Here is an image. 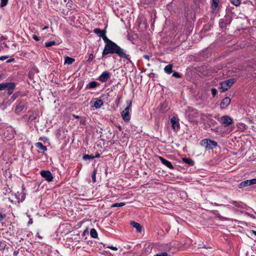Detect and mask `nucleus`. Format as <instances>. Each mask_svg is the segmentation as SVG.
Returning <instances> with one entry per match:
<instances>
[{"mask_svg": "<svg viewBox=\"0 0 256 256\" xmlns=\"http://www.w3.org/2000/svg\"><path fill=\"white\" fill-rule=\"evenodd\" d=\"M116 54L120 58L130 60V56L127 54L126 50L121 48L116 44L112 42L108 44H106L102 52V56L108 54Z\"/></svg>", "mask_w": 256, "mask_h": 256, "instance_id": "1", "label": "nucleus"}, {"mask_svg": "<svg viewBox=\"0 0 256 256\" xmlns=\"http://www.w3.org/2000/svg\"><path fill=\"white\" fill-rule=\"evenodd\" d=\"M200 145L204 147L206 150H210L216 147L218 144L214 140L208 138H205L200 141Z\"/></svg>", "mask_w": 256, "mask_h": 256, "instance_id": "2", "label": "nucleus"}, {"mask_svg": "<svg viewBox=\"0 0 256 256\" xmlns=\"http://www.w3.org/2000/svg\"><path fill=\"white\" fill-rule=\"evenodd\" d=\"M128 106L121 112V115L123 120L126 122H128L130 119V110L132 108V102L130 100L126 101Z\"/></svg>", "mask_w": 256, "mask_h": 256, "instance_id": "3", "label": "nucleus"}, {"mask_svg": "<svg viewBox=\"0 0 256 256\" xmlns=\"http://www.w3.org/2000/svg\"><path fill=\"white\" fill-rule=\"evenodd\" d=\"M232 20V17L230 15H226L224 18H222L220 22V26L223 28H226L228 25H229Z\"/></svg>", "mask_w": 256, "mask_h": 256, "instance_id": "4", "label": "nucleus"}, {"mask_svg": "<svg viewBox=\"0 0 256 256\" xmlns=\"http://www.w3.org/2000/svg\"><path fill=\"white\" fill-rule=\"evenodd\" d=\"M170 123L172 124V128L175 132L178 131L180 128L179 123V118L176 116H172L170 118Z\"/></svg>", "mask_w": 256, "mask_h": 256, "instance_id": "5", "label": "nucleus"}, {"mask_svg": "<svg viewBox=\"0 0 256 256\" xmlns=\"http://www.w3.org/2000/svg\"><path fill=\"white\" fill-rule=\"evenodd\" d=\"M41 176L48 182H52L54 176L50 170H42L40 172Z\"/></svg>", "mask_w": 256, "mask_h": 256, "instance_id": "6", "label": "nucleus"}, {"mask_svg": "<svg viewBox=\"0 0 256 256\" xmlns=\"http://www.w3.org/2000/svg\"><path fill=\"white\" fill-rule=\"evenodd\" d=\"M16 104L14 112L17 114H19L26 107V103L23 100H20L18 101Z\"/></svg>", "mask_w": 256, "mask_h": 256, "instance_id": "7", "label": "nucleus"}, {"mask_svg": "<svg viewBox=\"0 0 256 256\" xmlns=\"http://www.w3.org/2000/svg\"><path fill=\"white\" fill-rule=\"evenodd\" d=\"M220 122L225 126H228L232 123L233 120L228 116H224L220 118Z\"/></svg>", "mask_w": 256, "mask_h": 256, "instance_id": "8", "label": "nucleus"}, {"mask_svg": "<svg viewBox=\"0 0 256 256\" xmlns=\"http://www.w3.org/2000/svg\"><path fill=\"white\" fill-rule=\"evenodd\" d=\"M110 74L108 71L104 72L98 78V80L102 82H106L110 78Z\"/></svg>", "mask_w": 256, "mask_h": 256, "instance_id": "9", "label": "nucleus"}, {"mask_svg": "<svg viewBox=\"0 0 256 256\" xmlns=\"http://www.w3.org/2000/svg\"><path fill=\"white\" fill-rule=\"evenodd\" d=\"M230 98L229 97L224 98L220 104V107L222 109L226 108L230 102Z\"/></svg>", "mask_w": 256, "mask_h": 256, "instance_id": "10", "label": "nucleus"}, {"mask_svg": "<svg viewBox=\"0 0 256 256\" xmlns=\"http://www.w3.org/2000/svg\"><path fill=\"white\" fill-rule=\"evenodd\" d=\"M158 158L160 160L162 164H164L168 168L171 170L174 169L172 164L170 161L166 160L165 158L162 156H158Z\"/></svg>", "mask_w": 256, "mask_h": 256, "instance_id": "11", "label": "nucleus"}, {"mask_svg": "<svg viewBox=\"0 0 256 256\" xmlns=\"http://www.w3.org/2000/svg\"><path fill=\"white\" fill-rule=\"evenodd\" d=\"M100 85V84L96 81H92L90 82H89L88 84H86V90H91L96 88V87L99 86Z\"/></svg>", "mask_w": 256, "mask_h": 256, "instance_id": "12", "label": "nucleus"}, {"mask_svg": "<svg viewBox=\"0 0 256 256\" xmlns=\"http://www.w3.org/2000/svg\"><path fill=\"white\" fill-rule=\"evenodd\" d=\"M130 225L133 228H134L138 232H142V228L141 225L139 223L136 222L134 221H132L130 222Z\"/></svg>", "mask_w": 256, "mask_h": 256, "instance_id": "13", "label": "nucleus"}, {"mask_svg": "<svg viewBox=\"0 0 256 256\" xmlns=\"http://www.w3.org/2000/svg\"><path fill=\"white\" fill-rule=\"evenodd\" d=\"M230 202L235 206L239 208H244L245 206L244 204L240 201L231 200Z\"/></svg>", "mask_w": 256, "mask_h": 256, "instance_id": "14", "label": "nucleus"}, {"mask_svg": "<svg viewBox=\"0 0 256 256\" xmlns=\"http://www.w3.org/2000/svg\"><path fill=\"white\" fill-rule=\"evenodd\" d=\"M250 185H251L250 180H246L244 181L241 182L239 184L238 187L240 188H244V187H246L247 186H249Z\"/></svg>", "mask_w": 256, "mask_h": 256, "instance_id": "15", "label": "nucleus"}, {"mask_svg": "<svg viewBox=\"0 0 256 256\" xmlns=\"http://www.w3.org/2000/svg\"><path fill=\"white\" fill-rule=\"evenodd\" d=\"M104 104V102L101 99L96 98L94 103V106L96 108H100Z\"/></svg>", "mask_w": 256, "mask_h": 256, "instance_id": "16", "label": "nucleus"}, {"mask_svg": "<svg viewBox=\"0 0 256 256\" xmlns=\"http://www.w3.org/2000/svg\"><path fill=\"white\" fill-rule=\"evenodd\" d=\"M36 146L38 150H41L43 152H46L47 150L46 146L43 145L42 142H37L36 144Z\"/></svg>", "mask_w": 256, "mask_h": 256, "instance_id": "17", "label": "nucleus"}, {"mask_svg": "<svg viewBox=\"0 0 256 256\" xmlns=\"http://www.w3.org/2000/svg\"><path fill=\"white\" fill-rule=\"evenodd\" d=\"M182 161L190 166H192L194 164V162L190 158H182Z\"/></svg>", "mask_w": 256, "mask_h": 256, "instance_id": "18", "label": "nucleus"}, {"mask_svg": "<svg viewBox=\"0 0 256 256\" xmlns=\"http://www.w3.org/2000/svg\"><path fill=\"white\" fill-rule=\"evenodd\" d=\"M94 34L98 35V36L100 38L102 35H103L104 33H106V30H102L99 28H96L94 30Z\"/></svg>", "mask_w": 256, "mask_h": 256, "instance_id": "19", "label": "nucleus"}, {"mask_svg": "<svg viewBox=\"0 0 256 256\" xmlns=\"http://www.w3.org/2000/svg\"><path fill=\"white\" fill-rule=\"evenodd\" d=\"M172 65L169 64L165 66L164 71L168 74H170L172 72Z\"/></svg>", "mask_w": 256, "mask_h": 256, "instance_id": "20", "label": "nucleus"}, {"mask_svg": "<svg viewBox=\"0 0 256 256\" xmlns=\"http://www.w3.org/2000/svg\"><path fill=\"white\" fill-rule=\"evenodd\" d=\"M74 61L75 60L74 58L69 56H66L64 58V64H72Z\"/></svg>", "mask_w": 256, "mask_h": 256, "instance_id": "21", "label": "nucleus"}, {"mask_svg": "<svg viewBox=\"0 0 256 256\" xmlns=\"http://www.w3.org/2000/svg\"><path fill=\"white\" fill-rule=\"evenodd\" d=\"M38 116V114L36 112H32V114H30L28 119V122H32L34 120H36Z\"/></svg>", "mask_w": 256, "mask_h": 256, "instance_id": "22", "label": "nucleus"}, {"mask_svg": "<svg viewBox=\"0 0 256 256\" xmlns=\"http://www.w3.org/2000/svg\"><path fill=\"white\" fill-rule=\"evenodd\" d=\"M100 38H102L103 40L106 43V44H108L112 42V40H109L108 38V37L106 35V33H104L103 35H102Z\"/></svg>", "mask_w": 256, "mask_h": 256, "instance_id": "23", "label": "nucleus"}, {"mask_svg": "<svg viewBox=\"0 0 256 256\" xmlns=\"http://www.w3.org/2000/svg\"><path fill=\"white\" fill-rule=\"evenodd\" d=\"M82 159L84 160H92L94 159V157H93V155L92 154H84L83 156Z\"/></svg>", "mask_w": 256, "mask_h": 256, "instance_id": "24", "label": "nucleus"}, {"mask_svg": "<svg viewBox=\"0 0 256 256\" xmlns=\"http://www.w3.org/2000/svg\"><path fill=\"white\" fill-rule=\"evenodd\" d=\"M234 79L230 78L228 79L226 81H224V84H226L230 88V87L232 86V84L234 83Z\"/></svg>", "mask_w": 256, "mask_h": 256, "instance_id": "25", "label": "nucleus"}, {"mask_svg": "<svg viewBox=\"0 0 256 256\" xmlns=\"http://www.w3.org/2000/svg\"><path fill=\"white\" fill-rule=\"evenodd\" d=\"M5 84L7 85L6 88L8 89L14 90L15 88L16 85L14 82L5 83Z\"/></svg>", "mask_w": 256, "mask_h": 256, "instance_id": "26", "label": "nucleus"}, {"mask_svg": "<svg viewBox=\"0 0 256 256\" xmlns=\"http://www.w3.org/2000/svg\"><path fill=\"white\" fill-rule=\"evenodd\" d=\"M90 236L93 238H96L98 237V232L94 228H92L90 230Z\"/></svg>", "mask_w": 256, "mask_h": 256, "instance_id": "27", "label": "nucleus"}, {"mask_svg": "<svg viewBox=\"0 0 256 256\" xmlns=\"http://www.w3.org/2000/svg\"><path fill=\"white\" fill-rule=\"evenodd\" d=\"M218 3L219 0H212V9L216 10L218 6Z\"/></svg>", "mask_w": 256, "mask_h": 256, "instance_id": "28", "label": "nucleus"}, {"mask_svg": "<svg viewBox=\"0 0 256 256\" xmlns=\"http://www.w3.org/2000/svg\"><path fill=\"white\" fill-rule=\"evenodd\" d=\"M97 173V170L96 169H94L92 171V181L94 183L96 182V174Z\"/></svg>", "mask_w": 256, "mask_h": 256, "instance_id": "29", "label": "nucleus"}, {"mask_svg": "<svg viewBox=\"0 0 256 256\" xmlns=\"http://www.w3.org/2000/svg\"><path fill=\"white\" fill-rule=\"evenodd\" d=\"M228 85L224 84V82H221L220 84V88L222 89V92H225L228 89Z\"/></svg>", "mask_w": 256, "mask_h": 256, "instance_id": "30", "label": "nucleus"}, {"mask_svg": "<svg viewBox=\"0 0 256 256\" xmlns=\"http://www.w3.org/2000/svg\"><path fill=\"white\" fill-rule=\"evenodd\" d=\"M125 204V202L115 203L112 205L111 208L121 207L124 206Z\"/></svg>", "mask_w": 256, "mask_h": 256, "instance_id": "31", "label": "nucleus"}, {"mask_svg": "<svg viewBox=\"0 0 256 256\" xmlns=\"http://www.w3.org/2000/svg\"><path fill=\"white\" fill-rule=\"evenodd\" d=\"M56 44L55 41H51L45 43V46L47 48L54 46Z\"/></svg>", "mask_w": 256, "mask_h": 256, "instance_id": "32", "label": "nucleus"}, {"mask_svg": "<svg viewBox=\"0 0 256 256\" xmlns=\"http://www.w3.org/2000/svg\"><path fill=\"white\" fill-rule=\"evenodd\" d=\"M212 213L216 217L220 218L221 220L222 219V217L220 215L218 210H214L212 211Z\"/></svg>", "mask_w": 256, "mask_h": 256, "instance_id": "33", "label": "nucleus"}, {"mask_svg": "<svg viewBox=\"0 0 256 256\" xmlns=\"http://www.w3.org/2000/svg\"><path fill=\"white\" fill-rule=\"evenodd\" d=\"M8 0H0V6L4 7L6 6L8 3Z\"/></svg>", "mask_w": 256, "mask_h": 256, "instance_id": "34", "label": "nucleus"}, {"mask_svg": "<svg viewBox=\"0 0 256 256\" xmlns=\"http://www.w3.org/2000/svg\"><path fill=\"white\" fill-rule=\"evenodd\" d=\"M231 2L236 6H239L240 4V0H231Z\"/></svg>", "mask_w": 256, "mask_h": 256, "instance_id": "35", "label": "nucleus"}, {"mask_svg": "<svg viewBox=\"0 0 256 256\" xmlns=\"http://www.w3.org/2000/svg\"><path fill=\"white\" fill-rule=\"evenodd\" d=\"M7 85L5 83H0V90H4L6 88Z\"/></svg>", "mask_w": 256, "mask_h": 256, "instance_id": "36", "label": "nucleus"}, {"mask_svg": "<svg viewBox=\"0 0 256 256\" xmlns=\"http://www.w3.org/2000/svg\"><path fill=\"white\" fill-rule=\"evenodd\" d=\"M212 94L213 97H214L217 94V90L215 88H212L211 90Z\"/></svg>", "mask_w": 256, "mask_h": 256, "instance_id": "37", "label": "nucleus"}, {"mask_svg": "<svg viewBox=\"0 0 256 256\" xmlns=\"http://www.w3.org/2000/svg\"><path fill=\"white\" fill-rule=\"evenodd\" d=\"M172 76H174L176 78H180L181 77V76L180 73H178V72H174L172 74Z\"/></svg>", "mask_w": 256, "mask_h": 256, "instance_id": "38", "label": "nucleus"}, {"mask_svg": "<svg viewBox=\"0 0 256 256\" xmlns=\"http://www.w3.org/2000/svg\"><path fill=\"white\" fill-rule=\"evenodd\" d=\"M120 99H121V96H117V98H116V104L118 106V104H120Z\"/></svg>", "mask_w": 256, "mask_h": 256, "instance_id": "39", "label": "nucleus"}, {"mask_svg": "<svg viewBox=\"0 0 256 256\" xmlns=\"http://www.w3.org/2000/svg\"><path fill=\"white\" fill-rule=\"evenodd\" d=\"M94 55L92 54H90L89 56H88V62H91L93 59H94Z\"/></svg>", "mask_w": 256, "mask_h": 256, "instance_id": "40", "label": "nucleus"}, {"mask_svg": "<svg viewBox=\"0 0 256 256\" xmlns=\"http://www.w3.org/2000/svg\"><path fill=\"white\" fill-rule=\"evenodd\" d=\"M154 256H168V254L166 252L158 254Z\"/></svg>", "mask_w": 256, "mask_h": 256, "instance_id": "41", "label": "nucleus"}, {"mask_svg": "<svg viewBox=\"0 0 256 256\" xmlns=\"http://www.w3.org/2000/svg\"><path fill=\"white\" fill-rule=\"evenodd\" d=\"M106 248H110L114 251H116L118 250V248L116 246H108Z\"/></svg>", "mask_w": 256, "mask_h": 256, "instance_id": "42", "label": "nucleus"}, {"mask_svg": "<svg viewBox=\"0 0 256 256\" xmlns=\"http://www.w3.org/2000/svg\"><path fill=\"white\" fill-rule=\"evenodd\" d=\"M8 58V56H0V60L2 61V60H6Z\"/></svg>", "mask_w": 256, "mask_h": 256, "instance_id": "43", "label": "nucleus"}, {"mask_svg": "<svg viewBox=\"0 0 256 256\" xmlns=\"http://www.w3.org/2000/svg\"><path fill=\"white\" fill-rule=\"evenodd\" d=\"M32 38L34 40L36 41H39L40 40L39 37L36 35H33Z\"/></svg>", "mask_w": 256, "mask_h": 256, "instance_id": "44", "label": "nucleus"}, {"mask_svg": "<svg viewBox=\"0 0 256 256\" xmlns=\"http://www.w3.org/2000/svg\"><path fill=\"white\" fill-rule=\"evenodd\" d=\"M5 216L6 214H2L0 213V222L4 220Z\"/></svg>", "mask_w": 256, "mask_h": 256, "instance_id": "45", "label": "nucleus"}, {"mask_svg": "<svg viewBox=\"0 0 256 256\" xmlns=\"http://www.w3.org/2000/svg\"><path fill=\"white\" fill-rule=\"evenodd\" d=\"M251 185L256 184V178L250 180Z\"/></svg>", "mask_w": 256, "mask_h": 256, "instance_id": "46", "label": "nucleus"}, {"mask_svg": "<svg viewBox=\"0 0 256 256\" xmlns=\"http://www.w3.org/2000/svg\"><path fill=\"white\" fill-rule=\"evenodd\" d=\"M93 157H94V158H99L100 157V154L97 152L95 156H93Z\"/></svg>", "mask_w": 256, "mask_h": 256, "instance_id": "47", "label": "nucleus"}, {"mask_svg": "<svg viewBox=\"0 0 256 256\" xmlns=\"http://www.w3.org/2000/svg\"><path fill=\"white\" fill-rule=\"evenodd\" d=\"M8 94L9 95H10V94H12V92H14V90H9V89H8Z\"/></svg>", "mask_w": 256, "mask_h": 256, "instance_id": "48", "label": "nucleus"}, {"mask_svg": "<svg viewBox=\"0 0 256 256\" xmlns=\"http://www.w3.org/2000/svg\"><path fill=\"white\" fill-rule=\"evenodd\" d=\"M143 57H144L145 59H146V60H149V56H148V55H144Z\"/></svg>", "mask_w": 256, "mask_h": 256, "instance_id": "49", "label": "nucleus"}, {"mask_svg": "<svg viewBox=\"0 0 256 256\" xmlns=\"http://www.w3.org/2000/svg\"><path fill=\"white\" fill-rule=\"evenodd\" d=\"M28 224H32V219L30 218Z\"/></svg>", "mask_w": 256, "mask_h": 256, "instance_id": "50", "label": "nucleus"}, {"mask_svg": "<svg viewBox=\"0 0 256 256\" xmlns=\"http://www.w3.org/2000/svg\"><path fill=\"white\" fill-rule=\"evenodd\" d=\"M14 60V59H10L6 61L7 63H10Z\"/></svg>", "mask_w": 256, "mask_h": 256, "instance_id": "51", "label": "nucleus"}, {"mask_svg": "<svg viewBox=\"0 0 256 256\" xmlns=\"http://www.w3.org/2000/svg\"><path fill=\"white\" fill-rule=\"evenodd\" d=\"M36 236H38L40 238H42V237L39 234L38 232L36 233Z\"/></svg>", "mask_w": 256, "mask_h": 256, "instance_id": "52", "label": "nucleus"}, {"mask_svg": "<svg viewBox=\"0 0 256 256\" xmlns=\"http://www.w3.org/2000/svg\"><path fill=\"white\" fill-rule=\"evenodd\" d=\"M73 116H74V118H80V116H78L74 115Z\"/></svg>", "mask_w": 256, "mask_h": 256, "instance_id": "53", "label": "nucleus"}, {"mask_svg": "<svg viewBox=\"0 0 256 256\" xmlns=\"http://www.w3.org/2000/svg\"><path fill=\"white\" fill-rule=\"evenodd\" d=\"M48 28V26H44V28H42V30H46V29H47Z\"/></svg>", "mask_w": 256, "mask_h": 256, "instance_id": "54", "label": "nucleus"}, {"mask_svg": "<svg viewBox=\"0 0 256 256\" xmlns=\"http://www.w3.org/2000/svg\"><path fill=\"white\" fill-rule=\"evenodd\" d=\"M118 130H122V128H121V126H118Z\"/></svg>", "mask_w": 256, "mask_h": 256, "instance_id": "55", "label": "nucleus"}, {"mask_svg": "<svg viewBox=\"0 0 256 256\" xmlns=\"http://www.w3.org/2000/svg\"><path fill=\"white\" fill-rule=\"evenodd\" d=\"M252 233L254 234V236H256V231H255V230H253V231H252Z\"/></svg>", "mask_w": 256, "mask_h": 256, "instance_id": "56", "label": "nucleus"}, {"mask_svg": "<svg viewBox=\"0 0 256 256\" xmlns=\"http://www.w3.org/2000/svg\"><path fill=\"white\" fill-rule=\"evenodd\" d=\"M215 204L216 206H222V204H216V203H215V204Z\"/></svg>", "mask_w": 256, "mask_h": 256, "instance_id": "57", "label": "nucleus"}, {"mask_svg": "<svg viewBox=\"0 0 256 256\" xmlns=\"http://www.w3.org/2000/svg\"><path fill=\"white\" fill-rule=\"evenodd\" d=\"M14 256H16L17 252H14Z\"/></svg>", "mask_w": 256, "mask_h": 256, "instance_id": "58", "label": "nucleus"}]
</instances>
